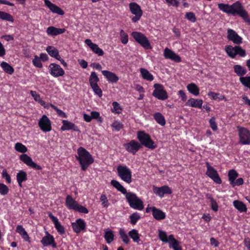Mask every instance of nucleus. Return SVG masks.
<instances>
[{
	"instance_id": "f257e3e1",
	"label": "nucleus",
	"mask_w": 250,
	"mask_h": 250,
	"mask_svg": "<svg viewBox=\"0 0 250 250\" xmlns=\"http://www.w3.org/2000/svg\"><path fill=\"white\" fill-rule=\"evenodd\" d=\"M110 183L117 190L125 195L126 199L131 208L139 210L143 209V202L136 194L131 192H127L126 189L117 180H113Z\"/></svg>"
},
{
	"instance_id": "f03ea898",
	"label": "nucleus",
	"mask_w": 250,
	"mask_h": 250,
	"mask_svg": "<svg viewBox=\"0 0 250 250\" xmlns=\"http://www.w3.org/2000/svg\"><path fill=\"white\" fill-rule=\"evenodd\" d=\"M77 154L78 155L76 156V158L79 161L81 169L83 171L86 170L94 161L92 156L83 147L78 148Z\"/></svg>"
},
{
	"instance_id": "7ed1b4c3",
	"label": "nucleus",
	"mask_w": 250,
	"mask_h": 250,
	"mask_svg": "<svg viewBox=\"0 0 250 250\" xmlns=\"http://www.w3.org/2000/svg\"><path fill=\"white\" fill-rule=\"evenodd\" d=\"M158 236L159 239L165 243H169V248L173 250H182L180 242L177 240L173 234L167 235V232L162 229H158Z\"/></svg>"
},
{
	"instance_id": "20e7f679",
	"label": "nucleus",
	"mask_w": 250,
	"mask_h": 250,
	"mask_svg": "<svg viewBox=\"0 0 250 250\" xmlns=\"http://www.w3.org/2000/svg\"><path fill=\"white\" fill-rule=\"evenodd\" d=\"M231 15L233 16L238 15L242 18L245 22L250 25V18L249 16L248 12L244 8L241 3L237 1L231 5Z\"/></svg>"
},
{
	"instance_id": "39448f33",
	"label": "nucleus",
	"mask_w": 250,
	"mask_h": 250,
	"mask_svg": "<svg viewBox=\"0 0 250 250\" xmlns=\"http://www.w3.org/2000/svg\"><path fill=\"white\" fill-rule=\"evenodd\" d=\"M118 176L120 179L126 183L130 184L132 182V171L125 165H119L117 167Z\"/></svg>"
},
{
	"instance_id": "423d86ee",
	"label": "nucleus",
	"mask_w": 250,
	"mask_h": 250,
	"mask_svg": "<svg viewBox=\"0 0 250 250\" xmlns=\"http://www.w3.org/2000/svg\"><path fill=\"white\" fill-rule=\"evenodd\" d=\"M137 139L141 144L150 149H155L157 146L151 139L150 135L144 131H139L137 133Z\"/></svg>"
},
{
	"instance_id": "0eeeda50",
	"label": "nucleus",
	"mask_w": 250,
	"mask_h": 250,
	"mask_svg": "<svg viewBox=\"0 0 250 250\" xmlns=\"http://www.w3.org/2000/svg\"><path fill=\"white\" fill-rule=\"evenodd\" d=\"M239 142L243 145L250 144V131L247 128L237 126Z\"/></svg>"
},
{
	"instance_id": "6e6552de",
	"label": "nucleus",
	"mask_w": 250,
	"mask_h": 250,
	"mask_svg": "<svg viewBox=\"0 0 250 250\" xmlns=\"http://www.w3.org/2000/svg\"><path fill=\"white\" fill-rule=\"evenodd\" d=\"M225 51L231 58H234L237 55L241 57H244L246 55V51L239 45H235L234 47L227 45L225 46Z\"/></svg>"
},
{
	"instance_id": "1a4fd4ad",
	"label": "nucleus",
	"mask_w": 250,
	"mask_h": 250,
	"mask_svg": "<svg viewBox=\"0 0 250 250\" xmlns=\"http://www.w3.org/2000/svg\"><path fill=\"white\" fill-rule=\"evenodd\" d=\"M134 40L146 49L151 48L150 42L146 36L138 32H133L131 34Z\"/></svg>"
},
{
	"instance_id": "9d476101",
	"label": "nucleus",
	"mask_w": 250,
	"mask_h": 250,
	"mask_svg": "<svg viewBox=\"0 0 250 250\" xmlns=\"http://www.w3.org/2000/svg\"><path fill=\"white\" fill-rule=\"evenodd\" d=\"M239 175L238 173L234 169H230L228 172L229 180L230 185L232 187L242 185L244 180L242 178H239L236 180Z\"/></svg>"
},
{
	"instance_id": "9b49d317",
	"label": "nucleus",
	"mask_w": 250,
	"mask_h": 250,
	"mask_svg": "<svg viewBox=\"0 0 250 250\" xmlns=\"http://www.w3.org/2000/svg\"><path fill=\"white\" fill-rule=\"evenodd\" d=\"M206 165L207 168L206 173V175L211 178L215 183L218 184H221L222 183V180L219 177L217 170L213 167L211 166L208 162H206Z\"/></svg>"
},
{
	"instance_id": "f8f14e48",
	"label": "nucleus",
	"mask_w": 250,
	"mask_h": 250,
	"mask_svg": "<svg viewBox=\"0 0 250 250\" xmlns=\"http://www.w3.org/2000/svg\"><path fill=\"white\" fill-rule=\"evenodd\" d=\"M38 125L41 130L44 132H49L52 130L51 122L45 115H42L40 119Z\"/></svg>"
},
{
	"instance_id": "ddd939ff",
	"label": "nucleus",
	"mask_w": 250,
	"mask_h": 250,
	"mask_svg": "<svg viewBox=\"0 0 250 250\" xmlns=\"http://www.w3.org/2000/svg\"><path fill=\"white\" fill-rule=\"evenodd\" d=\"M154 87L155 89L153 92V96L161 100H165L167 99V94L162 85L156 83L154 84Z\"/></svg>"
},
{
	"instance_id": "4468645a",
	"label": "nucleus",
	"mask_w": 250,
	"mask_h": 250,
	"mask_svg": "<svg viewBox=\"0 0 250 250\" xmlns=\"http://www.w3.org/2000/svg\"><path fill=\"white\" fill-rule=\"evenodd\" d=\"M124 147L127 151L134 155L141 148V145L136 141L131 140L124 144Z\"/></svg>"
},
{
	"instance_id": "2eb2a0df",
	"label": "nucleus",
	"mask_w": 250,
	"mask_h": 250,
	"mask_svg": "<svg viewBox=\"0 0 250 250\" xmlns=\"http://www.w3.org/2000/svg\"><path fill=\"white\" fill-rule=\"evenodd\" d=\"M152 189L153 192L161 198H163L165 194H171L172 192L171 189L167 186L161 187L153 186Z\"/></svg>"
},
{
	"instance_id": "dca6fc26",
	"label": "nucleus",
	"mask_w": 250,
	"mask_h": 250,
	"mask_svg": "<svg viewBox=\"0 0 250 250\" xmlns=\"http://www.w3.org/2000/svg\"><path fill=\"white\" fill-rule=\"evenodd\" d=\"M20 159L29 167L37 170H41L42 169L41 166L34 163L32 158L27 154H23L21 155Z\"/></svg>"
},
{
	"instance_id": "f3484780",
	"label": "nucleus",
	"mask_w": 250,
	"mask_h": 250,
	"mask_svg": "<svg viewBox=\"0 0 250 250\" xmlns=\"http://www.w3.org/2000/svg\"><path fill=\"white\" fill-rule=\"evenodd\" d=\"M227 38L234 43L240 44L242 42V38L233 30L228 29L227 30Z\"/></svg>"
},
{
	"instance_id": "a211bd4d",
	"label": "nucleus",
	"mask_w": 250,
	"mask_h": 250,
	"mask_svg": "<svg viewBox=\"0 0 250 250\" xmlns=\"http://www.w3.org/2000/svg\"><path fill=\"white\" fill-rule=\"evenodd\" d=\"M72 227L75 233H79L81 231L85 230L86 223L82 219H78L75 222L72 223Z\"/></svg>"
},
{
	"instance_id": "6ab92c4d",
	"label": "nucleus",
	"mask_w": 250,
	"mask_h": 250,
	"mask_svg": "<svg viewBox=\"0 0 250 250\" xmlns=\"http://www.w3.org/2000/svg\"><path fill=\"white\" fill-rule=\"evenodd\" d=\"M48 216L51 219L52 221L53 222L55 228L57 229V231L60 234H63L65 232V230L63 226L62 225L61 223L59 222L58 219L54 216L52 213L50 212H49Z\"/></svg>"
},
{
	"instance_id": "aec40b11",
	"label": "nucleus",
	"mask_w": 250,
	"mask_h": 250,
	"mask_svg": "<svg viewBox=\"0 0 250 250\" xmlns=\"http://www.w3.org/2000/svg\"><path fill=\"white\" fill-rule=\"evenodd\" d=\"M46 235L44 236L41 241L42 245L44 246L51 245L53 248H55L57 247L54 238L52 235L46 232Z\"/></svg>"
},
{
	"instance_id": "412c9836",
	"label": "nucleus",
	"mask_w": 250,
	"mask_h": 250,
	"mask_svg": "<svg viewBox=\"0 0 250 250\" xmlns=\"http://www.w3.org/2000/svg\"><path fill=\"white\" fill-rule=\"evenodd\" d=\"M164 56L166 59H170L175 62H181V58L173 51L168 48H166L164 52Z\"/></svg>"
},
{
	"instance_id": "4be33fe9",
	"label": "nucleus",
	"mask_w": 250,
	"mask_h": 250,
	"mask_svg": "<svg viewBox=\"0 0 250 250\" xmlns=\"http://www.w3.org/2000/svg\"><path fill=\"white\" fill-rule=\"evenodd\" d=\"M51 74L54 77L62 76L64 74V71L61 66L55 63H51L49 66Z\"/></svg>"
},
{
	"instance_id": "5701e85b",
	"label": "nucleus",
	"mask_w": 250,
	"mask_h": 250,
	"mask_svg": "<svg viewBox=\"0 0 250 250\" xmlns=\"http://www.w3.org/2000/svg\"><path fill=\"white\" fill-rule=\"evenodd\" d=\"M62 125L61 129L62 131L73 130L76 132L80 131L78 127L74 123L67 120L62 121Z\"/></svg>"
},
{
	"instance_id": "b1692460",
	"label": "nucleus",
	"mask_w": 250,
	"mask_h": 250,
	"mask_svg": "<svg viewBox=\"0 0 250 250\" xmlns=\"http://www.w3.org/2000/svg\"><path fill=\"white\" fill-rule=\"evenodd\" d=\"M45 5L54 13L59 15H63L64 13L63 11L56 5L52 3L49 0H44Z\"/></svg>"
},
{
	"instance_id": "393cba45",
	"label": "nucleus",
	"mask_w": 250,
	"mask_h": 250,
	"mask_svg": "<svg viewBox=\"0 0 250 250\" xmlns=\"http://www.w3.org/2000/svg\"><path fill=\"white\" fill-rule=\"evenodd\" d=\"M79 204L72 197L68 195L65 198V206L69 209L75 210Z\"/></svg>"
},
{
	"instance_id": "a878e982",
	"label": "nucleus",
	"mask_w": 250,
	"mask_h": 250,
	"mask_svg": "<svg viewBox=\"0 0 250 250\" xmlns=\"http://www.w3.org/2000/svg\"><path fill=\"white\" fill-rule=\"evenodd\" d=\"M203 101L201 99L190 98L188 100L185 105L193 107L201 108L202 106Z\"/></svg>"
},
{
	"instance_id": "bb28decb",
	"label": "nucleus",
	"mask_w": 250,
	"mask_h": 250,
	"mask_svg": "<svg viewBox=\"0 0 250 250\" xmlns=\"http://www.w3.org/2000/svg\"><path fill=\"white\" fill-rule=\"evenodd\" d=\"M16 231L21 235L24 241L31 243L30 238L24 228L21 225H18L16 228Z\"/></svg>"
},
{
	"instance_id": "cd10ccee",
	"label": "nucleus",
	"mask_w": 250,
	"mask_h": 250,
	"mask_svg": "<svg viewBox=\"0 0 250 250\" xmlns=\"http://www.w3.org/2000/svg\"><path fill=\"white\" fill-rule=\"evenodd\" d=\"M89 80L91 87L95 94L97 95L99 97H101L103 95V92L97 84L99 79H89Z\"/></svg>"
},
{
	"instance_id": "c85d7f7f",
	"label": "nucleus",
	"mask_w": 250,
	"mask_h": 250,
	"mask_svg": "<svg viewBox=\"0 0 250 250\" xmlns=\"http://www.w3.org/2000/svg\"><path fill=\"white\" fill-rule=\"evenodd\" d=\"M65 30V28H58L54 26H49L46 29V33L48 35L54 36L63 33Z\"/></svg>"
},
{
	"instance_id": "c756f323",
	"label": "nucleus",
	"mask_w": 250,
	"mask_h": 250,
	"mask_svg": "<svg viewBox=\"0 0 250 250\" xmlns=\"http://www.w3.org/2000/svg\"><path fill=\"white\" fill-rule=\"evenodd\" d=\"M30 93L35 101L38 102L41 105L43 106L45 108L48 109L49 108V104H46L45 101L42 100L41 98L40 95L37 94L36 91L31 90Z\"/></svg>"
},
{
	"instance_id": "7c9ffc66",
	"label": "nucleus",
	"mask_w": 250,
	"mask_h": 250,
	"mask_svg": "<svg viewBox=\"0 0 250 250\" xmlns=\"http://www.w3.org/2000/svg\"><path fill=\"white\" fill-rule=\"evenodd\" d=\"M234 72L242 79H250V76L242 77L247 72V69L240 65H235L233 67Z\"/></svg>"
},
{
	"instance_id": "2f4dec72",
	"label": "nucleus",
	"mask_w": 250,
	"mask_h": 250,
	"mask_svg": "<svg viewBox=\"0 0 250 250\" xmlns=\"http://www.w3.org/2000/svg\"><path fill=\"white\" fill-rule=\"evenodd\" d=\"M152 209L153 212L152 214L154 219L156 220H162L165 219L166 217L165 212L156 207Z\"/></svg>"
},
{
	"instance_id": "473e14b6",
	"label": "nucleus",
	"mask_w": 250,
	"mask_h": 250,
	"mask_svg": "<svg viewBox=\"0 0 250 250\" xmlns=\"http://www.w3.org/2000/svg\"><path fill=\"white\" fill-rule=\"evenodd\" d=\"M17 182L20 187H22V183L27 180V173L23 170H20L16 176Z\"/></svg>"
},
{
	"instance_id": "72a5a7b5",
	"label": "nucleus",
	"mask_w": 250,
	"mask_h": 250,
	"mask_svg": "<svg viewBox=\"0 0 250 250\" xmlns=\"http://www.w3.org/2000/svg\"><path fill=\"white\" fill-rule=\"evenodd\" d=\"M120 238L122 242L125 245H128L130 242V240L128 234H127L125 229L123 228H120L118 230Z\"/></svg>"
},
{
	"instance_id": "f704fd0d",
	"label": "nucleus",
	"mask_w": 250,
	"mask_h": 250,
	"mask_svg": "<svg viewBox=\"0 0 250 250\" xmlns=\"http://www.w3.org/2000/svg\"><path fill=\"white\" fill-rule=\"evenodd\" d=\"M128 234L129 237L132 239V241L134 243H136L137 244H140V242L141 241V235L139 234L138 230L136 229H132L128 232Z\"/></svg>"
},
{
	"instance_id": "c9c22d12",
	"label": "nucleus",
	"mask_w": 250,
	"mask_h": 250,
	"mask_svg": "<svg viewBox=\"0 0 250 250\" xmlns=\"http://www.w3.org/2000/svg\"><path fill=\"white\" fill-rule=\"evenodd\" d=\"M129 9L131 13L134 15H143V11L140 6L136 2H131L129 4Z\"/></svg>"
},
{
	"instance_id": "e433bc0d",
	"label": "nucleus",
	"mask_w": 250,
	"mask_h": 250,
	"mask_svg": "<svg viewBox=\"0 0 250 250\" xmlns=\"http://www.w3.org/2000/svg\"><path fill=\"white\" fill-rule=\"evenodd\" d=\"M234 207L240 212H244L247 211L246 205L239 200H234L233 202Z\"/></svg>"
},
{
	"instance_id": "4c0bfd02",
	"label": "nucleus",
	"mask_w": 250,
	"mask_h": 250,
	"mask_svg": "<svg viewBox=\"0 0 250 250\" xmlns=\"http://www.w3.org/2000/svg\"><path fill=\"white\" fill-rule=\"evenodd\" d=\"M46 50L52 57L55 58L56 59H59L60 58L59 51L54 46H48L47 47Z\"/></svg>"
},
{
	"instance_id": "58836bf2",
	"label": "nucleus",
	"mask_w": 250,
	"mask_h": 250,
	"mask_svg": "<svg viewBox=\"0 0 250 250\" xmlns=\"http://www.w3.org/2000/svg\"><path fill=\"white\" fill-rule=\"evenodd\" d=\"M208 95L212 100H213L218 101H221L222 100H224L225 101H227L225 96L218 93L209 92L208 93Z\"/></svg>"
},
{
	"instance_id": "ea45409f",
	"label": "nucleus",
	"mask_w": 250,
	"mask_h": 250,
	"mask_svg": "<svg viewBox=\"0 0 250 250\" xmlns=\"http://www.w3.org/2000/svg\"><path fill=\"white\" fill-rule=\"evenodd\" d=\"M104 238L107 244H110L114 239V233L111 229H107L105 230Z\"/></svg>"
},
{
	"instance_id": "a19ab883",
	"label": "nucleus",
	"mask_w": 250,
	"mask_h": 250,
	"mask_svg": "<svg viewBox=\"0 0 250 250\" xmlns=\"http://www.w3.org/2000/svg\"><path fill=\"white\" fill-rule=\"evenodd\" d=\"M154 118L158 124L164 126L166 124V121L164 116L159 112L155 113L153 115Z\"/></svg>"
},
{
	"instance_id": "79ce46f5",
	"label": "nucleus",
	"mask_w": 250,
	"mask_h": 250,
	"mask_svg": "<svg viewBox=\"0 0 250 250\" xmlns=\"http://www.w3.org/2000/svg\"><path fill=\"white\" fill-rule=\"evenodd\" d=\"M0 19L12 22L14 21L12 16L8 13L2 11H0Z\"/></svg>"
},
{
	"instance_id": "37998d69",
	"label": "nucleus",
	"mask_w": 250,
	"mask_h": 250,
	"mask_svg": "<svg viewBox=\"0 0 250 250\" xmlns=\"http://www.w3.org/2000/svg\"><path fill=\"white\" fill-rule=\"evenodd\" d=\"M187 89L190 93L195 96H198L199 94V89L194 83L188 84Z\"/></svg>"
},
{
	"instance_id": "c03bdc74",
	"label": "nucleus",
	"mask_w": 250,
	"mask_h": 250,
	"mask_svg": "<svg viewBox=\"0 0 250 250\" xmlns=\"http://www.w3.org/2000/svg\"><path fill=\"white\" fill-rule=\"evenodd\" d=\"M218 8L223 12L231 15V5L224 3H219L218 4Z\"/></svg>"
},
{
	"instance_id": "a18cd8bd",
	"label": "nucleus",
	"mask_w": 250,
	"mask_h": 250,
	"mask_svg": "<svg viewBox=\"0 0 250 250\" xmlns=\"http://www.w3.org/2000/svg\"><path fill=\"white\" fill-rule=\"evenodd\" d=\"M0 65L3 70L7 73L11 74L14 72V68L8 63L5 62H2Z\"/></svg>"
},
{
	"instance_id": "49530a36",
	"label": "nucleus",
	"mask_w": 250,
	"mask_h": 250,
	"mask_svg": "<svg viewBox=\"0 0 250 250\" xmlns=\"http://www.w3.org/2000/svg\"><path fill=\"white\" fill-rule=\"evenodd\" d=\"M15 150L21 153H24L27 151V148L21 143H17L15 145Z\"/></svg>"
},
{
	"instance_id": "de8ad7c7",
	"label": "nucleus",
	"mask_w": 250,
	"mask_h": 250,
	"mask_svg": "<svg viewBox=\"0 0 250 250\" xmlns=\"http://www.w3.org/2000/svg\"><path fill=\"white\" fill-rule=\"evenodd\" d=\"M140 214L138 212H135L132 214L130 216V222L132 225H135L137 221L140 219Z\"/></svg>"
},
{
	"instance_id": "09e8293b",
	"label": "nucleus",
	"mask_w": 250,
	"mask_h": 250,
	"mask_svg": "<svg viewBox=\"0 0 250 250\" xmlns=\"http://www.w3.org/2000/svg\"><path fill=\"white\" fill-rule=\"evenodd\" d=\"M113 108L111 111L113 113L118 114H120L122 111V108L120 105L117 102H114L112 103Z\"/></svg>"
},
{
	"instance_id": "8fccbe9b",
	"label": "nucleus",
	"mask_w": 250,
	"mask_h": 250,
	"mask_svg": "<svg viewBox=\"0 0 250 250\" xmlns=\"http://www.w3.org/2000/svg\"><path fill=\"white\" fill-rule=\"evenodd\" d=\"M100 200L103 208H107L109 207V203L105 194H102L100 196Z\"/></svg>"
},
{
	"instance_id": "3c124183",
	"label": "nucleus",
	"mask_w": 250,
	"mask_h": 250,
	"mask_svg": "<svg viewBox=\"0 0 250 250\" xmlns=\"http://www.w3.org/2000/svg\"><path fill=\"white\" fill-rule=\"evenodd\" d=\"M49 107L50 106L53 109H54L56 111L57 113L60 117H61L62 118H66L67 117L66 114L63 111H62L61 109H59L57 106H56L55 105H54L51 104H49Z\"/></svg>"
},
{
	"instance_id": "603ef678",
	"label": "nucleus",
	"mask_w": 250,
	"mask_h": 250,
	"mask_svg": "<svg viewBox=\"0 0 250 250\" xmlns=\"http://www.w3.org/2000/svg\"><path fill=\"white\" fill-rule=\"evenodd\" d=\"M120 35L121 42L123 44H126L128 41L127 34L123 30H121Z\"/></svg>"
},
{
	"instance_id": "864d4df0",
	"label": "nucleus",
	"mask_w": 250,
	"mask_h": 250,
	"mask_svg": "<svg viewBox=\"0 0 250 250\" xmlns=\"http://www.w3.org/2000/svg\"><path fill=\"white\" fill-rule=\"evenodd\" d=\"M140 72L143 78H153L152 75H151L149 71L145 68H141Z\"/></svg>"
},
{
	"instance_id": "5fc2aeb1",
	"label": "nucleus",
	"mask_w": 250,
	"mask_h": 250,
	"mask_svg": "<svg viewBox=\"0 0 250 250\" xmlns=\"http://www.w3.org/2000/svg\"><path fill=\"white\" fill-rule=\"evenodd\" d=\"M94 53L99 56H103L104 54L103 50L99 47L98 45L95 44L91 48Z\"/></svg>"
},
{
	"instance_id": "6e6d98bb",
	"label": "nucleus",
	"mask_w": 250,
	"mask_h": 250,
	"mask_svg": "<svg viewBox=\"0 0 250 250\" xmlns=\"http://www.w3.org/2000/svg\"><path fill=\"white\" fill-rule=\"evenodd\" d=\"M111 127L117 131L120 130L124 127V125L120 122L116 121L114 122L111 125Z\"/></svg>"
},
{
	"instance_id": "4d7b16f0",
	"label": "nucleus",
	"mask_w": 250,
	"mask_h": 250,
	"mask_svg": "<svg viewBox=\"0 0 250 250\" xmlns=\"http://www.w3.org/2000/svg\"><path fill=\"white\" fill-rule=\"evenodd\" d=\"M9 188L7 186L2 183H0V193L2 195H5L9 192Z\"/></svg>"
},
{
	"instance_id": "13d9d810",
	"label": "nucleus",
	"mask_w": 250,
	"mask_h": 250,
	"mask_svg": "<svg viewBox=\"0 0 250 250\" xmlns=\"http://www.w3.org/2000/svg\"><path fill=\"white\" fill-rule=\"evenodd\" d=\"M102 73L106 78H118L115 74L107 70H103Z\"/></svg>"
},
{
	"instance_id": "bf43d9fd",
	"label": "nucleus",
	"mask_w": 250,
	"mask_h": 250,
	"mask_svg": "<svg viewBox=\"0 0 250 250\" xmlns=\"http://www.w3.org/2000/svg\"><path fill=\"white\" fill-rule=\"evenodd\" d=\"M1 176L3 178H4L6 180V182L8 184L11 183V177L9 175V174L7 173V170L5 169H4L2 170V173H1Z\"/></svg>"
},
{
	"instance_id": "052dcab7",
	"label": "nucleus",
	"mask_w": 250,
	"mask_h": 250,
	"mask_svg": "<svg viewBox=\"0 0 250 250\" xmlns=\"http://www.w3.org/2000/svg\"><path fill=\"white\" fill-rule=\"evenodd\" d=\"M209 123L210 127L213 131H216L218 129L217 124L215 122V118L212 117L209 121Z\"/></svg>"
},
{
	"instance_id": "680f3d73",
	"label": "nucleus",
	"mask_w": 250,
	"mask_h": 250,
	"mask_svg": "<svg viewBox=\"0 0 250 250\" xmlns=\"http://www.w3.org/2000/svg\"><path fill=\"white\" fill-rule=\"evenodd\" d=\"M186 18L193 22H195L196 20L194 14L191 12H187L186 14Z\"/></svg>"
},
{
	"instance_id": "e2e57ef3",
	"label": "nucleus",
	"mask_w": 250,
	"mask_h": 250,
	"mask_svg": "<svg viewBox=\"0 0 250 250\" xmlns=\"http://www.w3.org/2000/svg\"><path fill=\"white\" fill-rule=\"evenodd\" d=\"M75 211L85 214L88 213V210L85 207L80 205L79 204L78 205V207H77Z\"/></svg>"
},
{
	"instance_id": "0e129e2a",
	"label": "nucleus",
	"mask_w": 250,
	"mask_h": 250,
	"mask_svg": "<svg viewBox=\"0 0 250 250\" xmlns=\"http://www.w3.org/2000/svg\"><path fill=\"white\" fill-rule=\"evenodd\" d=\"M33 63L34 65L39 68H41L42 66V63L41 62L40 59L37 56H35L34 59L33 60Z\"/></svg>"
},
{
	"instance_id": "69168bd1",
	"label": "nucleus",
	"mask_w": 250,
	"mask_h": 250,
	"mask_svg": "<svg viewBox=\"0 0 250 250\" xmlns=\"http://www.w3.org/2000/svg\"><path fill=\"white\" fill-rule=\"evenodd\" d=\"M210 206L212 209L215 211H217L218 209V206L216 202L212 198L210 200Z\"/></svg>"
},
{
	"instance_id": "338daca9",
	"label": "nucleus",
	"mask_w": 250,
	"mask_h": 250,
	"mask_svg": "<svg viewBox=\"0 0 250 250\" xmlns=\"http://www.w3.org/2000/svg\"><path fill=\"white\" fill-rule=\"evenodd\" d=\"M91 117L92 119H101V118L100 117V113L99 112L97 111H92L90 113Z\"/></svg>"
},
{
	"instance_id": "774afa93",
	"label": "nucleus",
	"mask_w": 250,
	"mask_h": 250,
	"mask_svg": "<svg viewBox=\"0 0 250 250\" xmlns=\"http://www.w3.org/2000/svg\"><path fill=\"white\" fill-rule=\"evenodd\" d=\"M240 80L245 86L250 89V79H240Z\"/></svg>"
}]
</instances>
